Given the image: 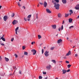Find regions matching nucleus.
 <instances>
[{
    "label": "nucleus",
    "instance_id": "nucleus-34",
    "mask_svg": "<svg viewBox=\"0 0 79 79\" xmlns=\"http://www.w3.org/2000/svg\"><path fill=\"white\" fill-rule=\"evenodd\" d=\"M15 58H17L18 57V55L16 54H15Z\"/></svg>",
    "mask_w": 79,
    "mask_h": 79
},
{
    "label": "nucleus",
    "instance_id": "nucleus-26",
    "mask_svg": "<svg viewBox=\"0 0 79 79\" xmlns=\"http://www.w3.org/2000/svg\"><path fill=\"white\" fill-rule=\"evenodd\" d=\"M54 48H55V47H52L50 48L51 50H53L54 49Z\"/></svg>",
    "mask_w": 79,
    "mask_h": 79
},
{
    "label": "nucleus",
    "instance_id": "nucleus-29",
    "mask_svg": "<svg viewBox=\"0 0 79 79\" xmlns=\"http://www.w3.org/2000/svg\"><path fill=\"white\" fill-rule=\"evenodd\" d=\"M18 5H19V6H21V5H20V4L19 3V2H18Z\"/></svg>",
    "mask_w": 79,
    "mask_h": 79
},
{
    "label": "nucleus",
    "instance_id": "nucleus-11",
    "mask_svg": "<svg viewBox=\"0 0 79 79\" xmlns=\"http://www.w3.org/2000/svg\"><path fill=\"white\" fill-rule=\"evenodd\" d=\"M46 11L47 13H52V12L50 10L48 9H46Z\"/></svg>",
    "mask_w": 79,
    "mask_h": 79
},
{
    "label": "nucleus",
    "instance_id": "nucleus-46",
    "mask_svg": "<svg viewBox=\"0 0 79 79\" xmlns=\"http://www.w3.org/2000/svg\"><path fill=\"white\" fill-rule=\"evenodd\" d=\"M22 8H23L24 9H26V7H25L24 6H23Z\"/></svg>",
    "mask_w": 79,
    "mask_h": 79
},
{
    "label": "nucleus",
    "instance_id": "nucleus-49",
    "mask_svg": "<svg viewBox=\"0 0 79 79\" xmlns=\"http://www.w3.org/2000/svg\"><path fill=\"white\" fill-rule=\"evenodd\" d=\"M2 59V57H1V56H0V61H1Z\"/></svg>",
    "mask_w": 79,
    "mask_h": 79
},
{
    "label": "nucleus",
    "instance_id": "nucleus-59",
    "mask_svg": "<svg viewBox=\"0 0 79 79\" xmlns=\"http://www.w3.org/2000/svg\"><path fill=\"white\" fill-rule=\"evenodd\" d=\"M67 40H68V39H69V38H68V37H67Z\"/></svg>",
    "mask_w": 79,
    "mask_h": 79
},
{
    "label": "nucleus",
    "instance_id": "nucleus-61",
    "mask_svg": "<svg viewBox=\"0 0 79 79\" xmlns=\"http://www.w3.org/2000/svg\"><path fill=\"white\" fill-rule=\"evenodd\" d=\"M44 49H45V48H46V47H44Z\"/></svg>",
    "mask_w": 79,
    "mask_h": 79
},
{
    "label": "nucleus",
    "instance_id": "nucleus-4",
    "mask_svg": "<svg viewBox=\"0 0 79 79\" xmlns=\"http://www.w3.org/2000/svg\"><path fill=\"white\" fill-rule=\"evenodd\" d=\"M31 52L33 53V55H35L36 53L37 52V51L35 49H32L31 50Z\"/></svg>",
    "mask_w": 79,
    "mask_h": 79
},
{
    "label": "nucleus",
    "instance_id": "nucleus-1",
    "mask_svg": "<svg viewBox=\"0 0 79 79\" xmlns=\"http://www.w3.org/2000/svg\"><path fill=\"white\" fill-rule=\"evenodd\" d=\"M52 3H53L54 5V7H55L56 9V10H59L60 8V4H57L56 2L55 1V0H52Z\"/></svg>",
    "mask_w": 79,
    "mask_h": 79
},
{
    "label": "nucleus",
    "instance_id": "nucleus-32",
    "mask_svg": "<svg viewBox=\"0 0 79 79\" xmlns=\"http://www.w3.org/2000/svg\"><path fill=\"white\" fill-rule=\"evenodd\" d=\"M43 77H42V76H39V79H42Z\"/></svg>",
    "mask_w": 79,
    "mask_h": 79
},
{
    "label": "nucleus",
    "instance_id": "nucleus-22",
    "mask_svg": "<svg viewBox=\"0 0 79 79\" xmlns=\"http://www.w3.org/2000/svg\"><path fill=\"white\" fill-rule=\"evenodd\" d=\"M38 39H40L42 38V36L40 35H38Z\"/></svg>",
    "mask_w": 79,
    "mask_h": 79
},
{
    "label": "nucleus",
    "instance_id": "nucleus-40",
    "mask_svg": "<svg viewBox=\"0 0 79 79\" xmlns=\"http://www.w3.org/2000/svg\"><path fill=\"white\" fill-rule=\"evenodd\" d=\"M1 45H2V46H4V45H5V44L3 43H1Z\"/></svg>",
    "mask_w": 79,
    "mask_h": 79
},
{
    "label": "nucleus",
    "instance_id": "nucleus-3",
    "mask_svg": "<svg viewBox=\"0 0 79 79\" xmlns=\"http://www.w3.org/2000/svg\"><path fill=\"white\" fill-rule=\"evenodd\" d=\"M47 69H48V70H50V69L52 68V66H51V65H48L46 67Z\"/></svg>",
    "mask_w": 79,
    "mask_h": 79
},
{
    "label": "nucleus",
    "instance_id": "nucleus-62",
    "mask_svg": "<svg viewBox=\"0 0 79 79\" xmlns=\"http://www.w3.org/2000/svg\"><path fill=\"white\" fill-rule=\"evenodd\" d=\"M1 43H2V41H0V44H1Z\"/></svg>",
    "mask_w": 79,
    "mask_h": 79
},
{
    "label": "nucleus",
    "instance_id": "nucleus-55",
    "mask_svg": "<svg viewBox=\"0 0 79 79\" xmlns=\"http://www.w3.org/2000/svg\"><path fill=\"white\" fill-rule=\"evenodd\" d=\"M48 77H47L46 78H45V79H48Z\"/></svg>",
    "mask_w": 79,
    "mask_h": 79
},
{
    "label": "nucleus",
    "instance_id": "nucleus-44",
    "mask_svg": "<svg viewBox=\"0 0 79 79\" xmlns=\"http://www.w3.org/2000/svg\"><path fill=\"white\" fill-rule=\"evenodd\" d=\"M59 29V31H60L61 30V27H59V29Z\"/></svg>",
    "mask_w": 79,
    "mask_h": 79
},
{
    "label": "nucleus",
    "instance_id": "nucleus-41",
    "mask_svg": "<svg viewBox=\"0 0 79 79\" xmlns=\"http://www.w3.org/2000/svg\"><path fill=\"white\" fill-rule=\"evenodd\" d=\"M75 57H77V54H75Z\"/></svg>",
    "mask_w": 79,
    "mask_h": 79
},
{
    "label": "nucleus",
    "instance_id": "nucleus-2",
    "mask_svg": "<svg viewBox=\"0 0 79 79\" xmlns=\"http://www.w3.org/2000/svg\"><path fill=\"white\" fill-rule=\"evenodd\" d=\"M44 55L46 56H49V52L46 51L44 53Z\"/></svg>",
    "mask_w": 79,
    "mask_h": 79
},
{
    "label": "nucleus",
    "instance_id": "nucleus-53",
    "mask_svg": "<svg viewBox=\"0 0 79 79\" xmlns=\"http://www.w3.org/2000/svg\"><path fill=\"white\" fill-rule=\"evenodd\" d=\"M13 68V69H16V67H14Z\"/></svg>",
    "mask_w": 79,
    "mask_h": 79
},
{
    "label": "nucleus",
    "instance_id": "nucleus-48",
    "mask_svg": "<svg viewBox=\"0 0 79 79\" xmlns=\"http://www.w3.org/2000/svg\"><path fill=\"white\" fill-rule=\"evenodd\" d=\"M64 23V21L63 20V23H62V24H63Z\"/></svg>",
    "mask_w": 79,
    "mask_h": 79
},
{
    "label": "nucleus",
    "instance_id": "nucleus-33",
    "mask_svg": "<svg viewBox=\"0 0 79 79\" xmlns=\"http://www.w3.org/2000/svg\"><path fill=\"white\" fill-rule=\"evenodd\" d=\"M44 49H42V54H43V53H44Z\"/></svg>",
    "mask_w": 79,
    "mask_h": 79
},
{
    "label": "nucleus",
    "instance_id": "nucleus-39",
    "mask_svg": "<svg viewBox=\"0 0 79 79\" xmlns=\"http://www.w3.org/2000/svg\"><path fill=\"white\" fill-rule=\"evenodd\" d=\"M25 46H23L22 47V48H23V50H24V49H25Z\"/></svg>",
    "mask_w": 79,
    "mask_h": 79
},
{
    "label": "nucleus",
    "instance_id": "nucleus-7",
    "mask_svg": "<svg viewBox=\"0 0 79 79\" xmlns=\"http://www.w3.org/2000/svg\"><path fill=\"white\" fill-rule=\"evenodd\" d=\"M31 15H29L27 17V20L28 21H30V19L31 18Z\"/></svg>",
    "mask_w": 79,
    "mask_h": 79
},
{
    "label": "nucleus",
    "instance_id": "nucleus-37",
    "mask_svg": "<svg viewBox=\"0 0 79 79\" xmlns=\"http://www.w3.org/2000/svg\"><path fill=\"white\" fill-rule=\"evenodd\" d=\"M73 27H74V26H71V27H69V29H71V28H73Z\"/></svg>",
    "mask_w": 79,
    "mask_h": 79
},
{
    "label": "nucleus",
    "instance_id": "nucleus-63",
    "mask_svg": "<svg viewBox=\"0 0 79 79\" xmlns=\"http://www.w3.org/2000/svg\"><path fill=\"white\" fill-rule=\"evenodd\" d=\"M23 57H24V56H22V58H23Z\"/></svg>",
    "mask_w": 79,
    "mask_h": 79
},
{
    "label": "nucleus",
    "instance_id": "nucleus-15",
    "mask_svg": "<svg viewBox=\"0 0 79 79\" xmlns=\"http://www.w3.org/2000/svg\"><path fill=\"white\" fill-rule=\"evenodd\" d=\"M62 2L64 4H66L67 2L66 0H62Z\"/></svg>",
    "mask_w": 79,
    "mask_h": 79
},
{
    "label": "nucleus",
    "instance_id": "nucleus-27",
    "mask_svg": "<svg viewBox=\"0 0 79 79\" xmlns=\"http://www.w3.org/2000/svg\"><path fill=\"white\" fill-rule=\"evenodd\" d=\"M19 73L20 74H22V71L21 70H19Z\"/></svg>",
    "mask_w": 79,
    "mask_h": 79
},
{
    "label": "nucleus",
    "instance_id": "nucleus-28",
    "mask_svg": "<svg viewBox=\"0 0 79 79\" xmlns=\"http://www.w3.org/2000/svg\"><path fill=\"white\" fill-rule=\"evenodd\" d=\"M67 66H68V68H70V67H71V64H68L67 65Z\"/></svg>",
    "mask_w": 79,
    "mask_h": 79
},
{
    "label": "nucleus",
    "instance_id": "nucleus-38",
    "mask_svg": "<svg viewBox=\"0 0 79 79\" xmlns=\"http://www.w3.org/2000/svg\"><path fill=\"white\" fill-rule=\"evenodd\" d=\"M14 40V38H12L11 39V42H13V41Z\"/></svg>",
    "mask_w": 79,
    "mask_h": 79
},
{
    "label": "nucleus",
    "instance_id": "nucleus-13",
    "mask_svg": "<svg viewBox=\"0 0 79 79\" xmlns=\"http://www.w3.org/2000/svg\"><path fill=\"white\" fill-rule=\"evenodd\" d=\"M47 3L46 2H44V7H45V8L46 7H47Z\"/></svg>",
    "mask_w": 79,
    "mask_h": 79
},
{
    "label": "nucleus",
    "instance_id": "nucleus-14",
    "mask_svg": "<svg viewBox=\"0 0 79 79\" xmlns=\"http://www.w3.org/2000/svg\"><path fill=\"white\" fill-rule=\"evenodd\" d=\"M58 18H61V16H62V15H61V14L60 13H59L58 14Z\"/></svg>",
    "mask_w": 79,
    "mask_h": 79
},
{
    "label": "nucleus",
    "instance_id": "nucleus-36",
    "mask_svg": "<svg viewBox=\"0 0 79 79\" xmlns=\"http://www.w3.org/2000/svg\"><path fill=\"white\" fill-rule=\"evenodd\" d=\"M63 25H62L61 27V30H63Z\"/></svg>",
    "mask_w": 79,
    "mask_h": 79
},
{
    "label": "nucleus",
    "instance_id": "nucleus-6",
    "mask_svg": "<svg viewBox=\"0 0 79 79\" xmlns=\"http://www.w3.org/2000/svg\"><path fill=\"white\" fill-rule=\"evenodd\" d=\"M18 23V22L17 20H14L13 22H12V24H13V25H15V24H17Z\"/></svg>",
    "mask_w": 79,
    "mask_h": 79
},
{
    "label": "nucleus",
    "instance_id": "nucleus-57",
    "mask_svg": "<svg viewBox=\"0 0 79 79\" xmlns=\"http://www.w3.org/2000/svg\"><path fill=\"white\" fill-rule=\"evenodd\" d=\"M42 45V44H40V46H41V45Z\"/></svg>",
    "mask_w": 79,
    "mask_h": 79
},
{
    "label": "nucleus",
    "instance_id": "nucleus-31",
    "mask_svg": "<svg viewBox=\"0 0 79 79\" xmlns=\"http://www.w3.org/2000/svg\"><path fill=\"white\" fill-rule=\"evenodd\" d=\"M24 19L25 21H27V18H25V17L24 18Z\"/></svg>",
    "mask_w": 79,
    "mask_h": 79
},
{
    "label": "nucleus",
    "instance_id": "nucleus-42",
    "mask_svg": "<svg viewBox=\"0 0 79 79\" xmlns=\"http://www.w3.org/2000/svg\"><path fill=\"white\" fill-rule=\"evenodd\" d=\"M34 44H35V42H32V43H31V44L32 45H33L34 44Z\"/></svg>",
    "mask_w": 79,
    "mask_h": 79
},
{
    "label": "nucleus",
    "instance_id": "nucleus-60",
    "mask_svg": "<svg viewBox=\"0 0 79 79\" xmlns=\"http://www.w3.org/2000/svg\"><path fill=\"white\" fill-rule=\"evenodd\" d=\"M70 42H72V41H72V40H70Z\"/></svg>",
    "mask_w": 79,
    "mask_h": 79
},
{
    "label": "nucleus",
    "instance_id": "nucleus-8",
    "mask_svg": "<svg viewBox=\"0 0 79 79\" xmlns=\"http://www.w3.org/2000/svg\"><path fill=\"white\" fill-rule=\"evenodd\" d=\"M18 29H19V27H17L16 29H15V34H16V35H18Z\"/></svg>",
    "mask_w": 79,
    "mask_h": 79
},
{
    "label": "nucleus",
    "instance_id": "nucleus-51",
    "mask_svg": "<svg viewBox=\"0 0 79 79\" xmlns=\"http://www.w3.org/2000/svg\"><path fill=\"white\" fill-rule=\"evenodd\" d=\"M4 35H3L1 37H2L3 38H4Z\"/></svg>",
    "mask_w": 79,
    "mask_h": 79
},
{
    "label": "nucleus",
    "instance_id": "nucleus-56",
    "mask_svg": "<svg viewBox=\"0 0 79 79\" xmlns=\"http://www.w3.org/2000/svg\"><path fill=\"white\" fill-rule=\"evenodd\" d=\"M2 7V6H0V9H1Z\"/></svg>",
    "mask_w": 79,
    "mask_h": 79
},
{
    "label": "nucleus",
    "instance_id": "nucleus-24",
    "mask_svg": "<svg viewBox=\"0 0 79 79\" xmlns=\"http://www.w3.org/2000/svg\"><path fill=\"white\" fill-rule=\"evenodd\" d=\"M52 62H53V63H55V64L56 63V61L55 60H52Z\"/></svg>",
    "mask_w": 79,
    "mask_h": 79
},
{
    "label": "nucleus",
    "instance_id": "nucleus-9",
    "mask_svg": "<svg viewBox=\"0 0 79 79\" xmlns=\"http://www.w3.org/2000/svg\"><path fill=\"white\" fill-rule=\"evenodd\" d=\"M75 8L76 10H79V5L78 4L77 5L76 7H75Z\"/></svg>",
    "mask_w": 79,
    "mask_h": 79
},
{
    "label": "nucleus",
    "instance_id": "nucleus-17",
    "mask_svg": "<svg viewBox=\"0 0 79 79\" xmlns=\"http://www.w3.org/2000/svg\"><path fill=\"white\" fill-rule=\"evenodd\" d=\"M69 55H71V51H69L66 55V56H69Z\"/></svg>",
    "mask_w": 79,
    "mask_h": 79
},
{
    "label": "nucleus",
    "instance_id": "nucleus-47",
    "mask_svg": "<svg viewBox=\"0 0 79 79\" xmlns=\"http://www.w3.org/2000/svg\"><path fill=\"white\" fill-rule=\"evenodd\" d=\"M66 63H69V62L68 61H66Z\"/></svg>",
    "mask_w": 79,
    "mask_h": 79
},
{
    "label": "nucleus",
    "instance_id": "nucleus-43",
    "mask_svg": "<svg viewBox=\"0 0 79 79\" xmlns=\"http://www.w3.org/2000/svg\"><path fill=\"white\" fill-rule=\"evenodd\" d=\"M70 71V69H69L67 71V72L68 73V72H69Z\"/></svg>",
    "mask_w": 79,
    "mask_h": 79
},
{
    "label": "nucleus",
    "instance_id": "nucleus-23",
    "mask_svg": "<svg viewBox=\"0 0 79 79\" xmlns=\"http://www.w3.org/2000/svg\"><path fill=\"white\" fill-rule=\"evenodd\" d=\"M54 0L55 2H56V3H59V0Z\"/></svg>",
    "mask_w": 79,
    "mask_h": 79
},
{
    "label": "nucleus",
    "instance_id": "nucleus-50",
    "mask_svg": "<svg viewBox=\"0 0 79 79\" xmlns=\"http://www.w3.org/2000/svg\"><path fill=\"white\" fill-rule=\"evenodd\" d=\"M39 3H40V5H43V3H42V2H39Z\"/></svg>",
    "mask_w": 79,
    "mask_h": 79
},
{
    "label": "nucleus",
    "instance_id": "nucleus-19",
    "mask_svg": "<svg viewBox=\"0 0 79 79\" xmlns=\"http://www.w3.org/2000/svg\"><path fill=\"white\" fill-rule=\"evenodd\" d=\"M52 27H53V29H56V25H52Z\"/></svg>",
    "mask_w": 79,
    "mask_h": 79
},
{
    "label": "nucleus",
    "instance_id": "nucleus-18",
    "mask_svg": "<svg viewBox=\"0 0 79 79\" xmlns=\"http://www.w3.org/2000/svg\"><path fill=\"white\" fill-rule=\"evenodd\" d=\"M5 59L6 61H7V62H8V61H9V59H8V58H7L6 57H5Z\"/></svg>",
    "mask_w": 79,
    "mask_h": 79
},
{
    "label": "nucleus",
    "instance_id": "nucleus-12",
    "mask_svg": "<svg viewBox=\"0 0 79 79\" xmlns=\"http://www.w3.org/2000/svg\"><path fill=\"white\" fill-rule=\"evenodd\" d=\"M61 42H62V40H61V39H60L59 40H58L57 43L58 44H60L61 43Z\"/></svg>",
    "mask_w": 79,
    "mask_h": 79
},
{
    "label": "nucleus",
    "instance_id": "nucleus-54",
    "mask_svg": "<svg viewBox=\"0 0 79 79\" xmlns=\"http://www.w3.org/2000/svg\"><path fill=\"white\" fill-rule=\"evenodd\" d=\"M79 15L77 17V19H79Z\"/></svg>",
    "mask_w": 79,
    "mask_h": 79
},
{
    "label": "nucleus",
    "instance_id": "nucleus-58",
    "mask_svg": "<svg viewBox=\"0 0 79 79\" xmlns=\"http://www.w3.org/2000/svg\"><path fill=\"white\" fill-rule=\"evenodd\" d=\"M36 16H37L36 18H37V15H38V14H36Z\"/></svg>",
    "mask_w": 79,
    "mask_h": 79
},
{
    "label": "nucleus",
    "instance_id": "nucleus-30",
    "mask_svg": "<svg viewBox=\"0 0 79 79\" xmlns=\"http://www.w3.org/2000/svg\"><path fill=\"white\" fill-rule=\"evenodd\" d=\"M15 13H13L12 15H11V17H12V18H13V17H14V16H15Z\"/></svg>",
    "mask_w": 79,
    "mask_h": 79
},
{
    "label": "nucleus",
    "instance_id": "nucleus-25",
    "mask_svg": "<svg viewBox=\"0 0 79 79\" xmlns=\"http://www.w3.org/2000/svg\"><path fill=\"white\" fill-rule=\"evenodd\" d=\"M65 18H66L67 17H68V16H69V14H65Z\"/></svg>",
    "mask_w": 79,
    "mask_h": 79
},
{
    "label": "nucleus",
    "instance_id": "nucleus-21",
    "mask_svg": "<svg viewBox=\"0 0 79 79\" xmlns=\"http://www.w3.org/2000/svg\"><path fill=\"white\" fill-rule=\"evenodd\" d=\"M28 55V53L26 52H24V55Z\"/></svg>",
    "mask_w": 79,
    "mask_h": 79
},
{
    "label": "nucleus",
    "instance_id": "nucleus-52",
    "mask_svg": "<svg viewBox=\"0 0 79 79\" xmlns=\"http://www.w3.org/2000/svg\"><path fill=\"white\" fill-rule=\"evenodd\" d=\"M73 13H70V14H69V15L70 16H71V14H73Z\"/></svg>",
    "mask_w": 79,
    "mask_h": 79
},
{
    "label": "nucleus",
    "instance_id": "nucleus-5",
    "mask_svg": "<svg viewBox=\"0 0 79 79\" xmlns=\"http://www.w3.org/2000/svg\"><path fill=\"white\" fill-rule=\"evenodd\" d=\"M3 19H4V20L5 21H6L7 19H8V16L6 15H5Z\"/></svg>",
    "mask_w": 79,
    "mask_h": 79
},
{
    "label": "nucleus",
    "instance_id": "nucleus-35",
    "mask_svg": "<svg viewBox=\"0 0 79 79\" xmlns=\"http://www.w3.org/2000/svg\"><path fill=\"white\" fill-rule=\"evenodd\" d=\"M69 12L71 13H73V12L72 10H69Z\"/></svg>",
    "mask_w": 79,
    "mask_h": 79
},
{
    "label": "nucleus",
    "instance_id": "nucleus-10",
    "mask_svg": "<svg viewBox=\"0 0 79 79\" xmlns=\"http://www.w3.org/2000/svg\"><path fill=\"white\" fill-rule=\"evenodd\" d=\"M62 71L63 72V74H65V73H66L67 72V71L66 70H65V69H63L62 70Z\"/></svg>",
    "mask_w": 79,
    "mask_h": 79
},
{
    "label": "nucleus",
    "instance_id": "nucleus-45",
    "mask_svg": "<svg viewBox=\"0 0 79 79\" xmlns=\"http://www.w3.org/2000/svg\"><path fill=\"white\" fill-rule=\"evenodd\" d=\"M43 74H47V73L46 72H43Z\"/></svg>",
    "mask_w": 79,
    "mask_h": 79
},
{
    "label": "nucleus",
    "instance_id": "nucleus-20",
    "mask_svg": "<svg viewBox=\"0 0 79 79\" xmlns=\"http://www.w3.org/2000/svg\"><path fill=\"white\" fill-rule=\"evenodd\" d=\"M1 39H2V40L3 41H4V42H5V38L1 37Z\"/></svg>",
    "mask_w": 79,
    "mask_h": 79
},
{
    "label": "nucleus",
    "instance_id": "nucleus-16",
    "mask_svg": "<svg viewBox=\"0 0 79 79\" xmlns=\"http://www.w3.org/2000/svg\"><path fill=\"white\" fill-rule=\"evenodd\" d=\"M73 21V19L71 18H70L69 19V23H72V21Z\"/></svg>",
    "mask_w": 79,
    "mask_h": 79
},
{
    "label": "nucleus",
    "instance_id": "nucleus-64",
    "mask_svg": "<svg viewBox=\"0 0 79 79\" xmlns=\"http://www.w3.org/2000/svg\"><path fill=\"white\" fill-rule=\"evenodd\" d=\"M38 5H37V6L39 7V4H38Z\"/></svg>",
    "mask_w": 79,
    "mask_h": 79
}]
</instances>
